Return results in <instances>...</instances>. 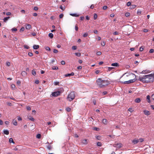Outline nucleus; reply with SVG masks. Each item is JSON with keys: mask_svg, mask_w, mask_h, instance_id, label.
Returning a JSON list of instances; mask_svg holds the SVG:
<instances>
[{"mask_svg": "<svg viewBox=\"0 0 154 154\" xmlns=\"http://www.w3.org/2000/svg\"><path fill=\"white\" fill-rule=\"evenodd\" d=\"M136 80V76L134 74L125 73L120 78V82L124 84H128L133 83Z\"/></svg>", "mask_w": 154, "mask_h": 154, "instance_id": "obj_1", "label": "nucleus"}, {"mask_svg": "<svg viewBox=\"0 0 154 154\" xmlns=\"http://www.w3.org/2000/svg\"><path fill=\"white\" fill-rule=\"evenodd\" d=\"M139 80L143 82H152L154 81V73L140 77Z\"/></svg>", "mask_w": 154, "mask_h": 154, "instance_id": "obj_2", "label": "nucleus"}, {"mask_svg": "<svg viewBox=\"0 0 154 154\" xmlns=\"http://www.w3.org/2000/svg\"><path fill=\"white\" fill-rule=\"evenodd\" d=\"M97 85L100 88H102L108 85L109 82L107 80H102L101 79H98L97 80Z\"/></svg>", "mask_w": 154, "mask_h": 154, "instance_id": "obj_3", "label": "nucleus"}, {"mask_svg": "<svg viewBox=\"0 0 154 154\" xmlns=\"http://www.w3.org/2000/svg\"><path fill=\"white\" fill-rule=\"evenodd\" d=\"M75 95L74 92H71L68 96L67 99L69 101L72 100L75 98Z\"/></svg>", "mask_w": 154, "mask_h": 154, "instance_id": "obj_4", "label": "nucleus"}, {"mask_svg": "<svg viewBox=\"0 0 154 154\" xmlns=\"http://www.w3.org/2000/svg\"><path fill=\"white\" fill-rule=\"evenodd\" d=\"M60 94V92L59 91H57L53 92L52 93L51 95L53 97H57Z\"/></svg>", "mask_w": 154, "mask_h": 154, "instance_id": "obj_5", "label": "nucleus"}, {"mask_svg": "<svg viewBox=\"0 0 154 154\" xmlns=\"http://www.w3.org/2000/svg\"><path fill=\"white\" fill-rule=\"evenodd\" d=\"M82 142L83 144L86 145L88 143V141L87 139H84L82 140Z\"/></svg>", "mask_w": 154, "mask_h": 154, "instance_id": "obj_6", "label": "nucleus"}, {"mask_svg": "<svg viewBox=\"0 0 154 154\" xmlns=\"http://www.w3.org/2000/svg\"><path fill=\"white\" fill-rule=\"evenodd\" d=\"M74 75V73L73 72H72L70 74H66L65 75V77H67L68 76H69L71 75Z\"/></svg>", "mask_w": 154, "mask_h": 154, "instance_id": "obj_7", "label": "nucleus"}, {"mask_svg": "<svg viewBox=\"0 0 154 154\" xmlns=\"http://www.w3.org/2000/svg\"><path fill=\"white\" fill-rule=\"evenodd\" d=\"M31 28V26L29 24H27L26 26V29H29Z\"/></svg>", "mask_w": 154, "mask_h": 154, "instance_id": "obj_8", "label": "nucleus"}, {"mask_svg": "<svg viewBox=\"0 0 154 154\" xmlns=\"http://www.w3.org/2000/svg\"><path fill=\"white\" fill-rule=\"evenodd\" d=\"M144 113L146 115H149V112L148 111L145 110L144 111Z\"/></svg>", "mask_w": 154, "mask_h": 154, "instance_id": "obj_9", "label": "nucleus"}, {"mask_svg": "<svg viewBox=\"0 0 154 154\" xmlns=\"http://www.w3.org/2000/svg\"><path fill=\"white\" fill-rule=\"evenodd\" d=\"M33 48L35 49H37L39 48V46L38 45H34L33 46Z\"/></svg>", "mask_w": 154, "mask_h": 154, "instance_id": "obj_10", "label": "nucleus"}, {"mask_svg": "<svg viewBox=\"0 0 154 154\" xmlns=\"http://www.w3.org/2000/svg\"><path fill=\"white\" fill-rule=\"evenodd\" d=\"M139 141L138 140L134 139L132 141V142L134 144H136L139 142Z\"/></svg>", "mask_w": 154, "mask_h": 154, "instance_id": "obj_11", "label": "nucleus"}, {"mask_svg": "<svg viewBox=\"0 0 154 154\" xmlns=\"http://www.w3.org/2000/svg\"><path fill=\"white\" fill-rule=\"evenodd\" d=\"M111 66H119V65L118 63H112L111 64Z\"/></svg>", "mask_w": 154, "mask_h": 154, "instance_id": "obj_12", "label": "nucleus"}, {"mask_svg": "<svg viewBox=\"0 0 154 154\" xmlns=\"http://www.w3.org/2000/svg\"><path fill=\"white\" fill-rule=\"evenodd\" d=\"M102 122L104 124L106 125L107 123V121L106 119H103V120Z\"/></svg>", "mask_w": 154, "mask_h": 154, "instance_id": "obj_13", "label": "nucleus"}, {"mask_svg": "<svg viewBox=\"0 0 154 154\" xmlns=\"http://www.w3.org/2000/svg\"><path fill=\"white\" fill-rule=\"evenodd\" d=\"M146 99L148 103H150V97L149 95H148L147 96Z\"/></svg>", "mask_w": 154, "mask_h": 154, "instance_id": "obj_14", "label": "nucleus"}, {"mask_svg": "<svg viewBox=\"0 0 154 154\" xmlns=\"http://www.w3.org/2000/svg\"><path fill=\"white\" fill-rule=\"evenodd\" d=\"M135 102L136 103H139L140 102V100L139 98H137L135 100Z\"/></svg>", "mask_w": 154, "mask_h": 154, "instance_id": "obj_15", "label": "nucleus"}, {"mask_svg": "<svg viewBox=\"0 0 154 154\" xmlns=\"http://www.w3.org/2000/svg\"><path fill=\"white\" fill-rule=\"evenodd\" d=\"M13 124L15 126H16L17 125V122L16 120L14 119L13 120Z\"/></svg>", "mask_w": 154, "mask_h": 154, "instance_id": "obj_16", "label": "nucleus"}, {"mask_svg": "<svg viewBox=\"0 0 154 154\" xmlns=\"http://www.w3.org/2000/svg\"><path fill=\"white\" fill-rule=\"evenodd\" d=\"M4 134L6 135H8L9 134V132L8 130H5L4 131Z\"/></svg>", "mask_w": 154, "mask_h": 154, "instance_id": "obj_17", "label": "nucleus"}, {"mask_svg": "<svg viewBox=\"0 0 154 154\" xmlns=\"http://www.w3.org/2000/svg\"><path fill=\"white\" fill-rule=\"evenodd\" d=\"M28 118L30 120L32 121H34V119L32 117H31V116H30L28 117Z\"/></svg>", "mask_w": 154, "mask_h": 154, "instance_id": "obj_18", "label": "nucleus"}, {"mask_svg": "<svg viewBox=\"0 0 154 154\" xmlns=\"http://www.w3.org/2000/svg\"><path fill=\"white\" fill-rule=\"evenodd\" d=\"M10 17H6L4 18V22H6L9 19Z\"/></svg>", "mask_w": 154, "mask_h": 154, "instance_id": "obj_19", "label": "nucleus"}, {"mask_svg": "<svg viewBox=\"0 0 154 154\" xmlns=\"http://www.w3.org/2000/svg\"><path fill=\"white\" fill-rule=\"evenodd\" d=\"M75 55L78 57H79L81 55L80 53H75Z\"/></svg>", "mask_w": 154, "mask_h": 154, "instance_id": "obj_20", "label": "nucleus"}, {"mask_svg": "<svg viewBox=\"0 0 154 154\" xmlns=\"http://www.w3.org/2000/svg\"><path fill=\"white\" fill-rule=\"evenodd\" d=\"M48 35L51 38H52L53 37V34L52 33H49Z\"/></svg>", "mask_w": 154, "mask_h": 154, "instance_id": "obj_21", "label": "nucleus"}, {"mask_svg": "<svg viewBox=\"0 0 154 154\" xmlns=\"http://www.w3.org/2000/svg\"><path fill=\"white\" fill-rule=\"evenodd\" d=\"M9 142L10 143H14L13 140L12 138H10L9 139Z\"/></svg>", "mask_w": 154, "mask_h": 154, "instance_id": "obj_22", "label": "nucleus"}, {"mask_svg": "<svg viewBox=\"0 0 154 154\" xmlns=\"http://www.w3.org/2000/svg\"><path fill=\"white\" fill-rule=\"evenodd\" d=\"M70 15L74 17H78L79 16V15L77 14H70Z\"/></svg>", "mask_w": 154, "mask_h": 154, "instance_id": "obj_23", "label": "nucleus"}, {"mask_svg": "<svg viewBox=\"0 0 154 154\" xmlns=\"http://www.w3.org/2000/svg\"><path fill=\"white\" fill-rule=\"evenodd\" d=\"M32 74L34 75H36V71L35 70L33 69L32 70Z\"/></svg>", "mask_w": 154, "mask_h": 154, "instance_id": "obj_24", "label": "nucleus"}, {"mask_svg": "<svg viewBox=\"0 0 154 154\" xmlns=\"http://www.w3.org/2000/svg\"><path fill=\"white\" fill-rule=\"evenodd\" d=\"M66 110L68 112H69L71 110V108L69 107H67L66 108Z\"/></svg>", "mask_w": 154, "mask_h": 154, "instance_id": "obj_25", "label": "nucleus"}, {"mask_svg": "<svg viewBox=\"0 0 154 154\" xmlns=\"http://www.w3.org/2000/svg\"><path fill=\"white\" fill-rule=\"evenodd\" d=\"M97 14H94V20H96L97 19Z\"/></svg>", "mask_w": 154, "mask_h": 154, "instance_id": "obj_26", "label": "nucleus"}, {"mask_svg": "<svg viewBox=\"0 0 154 154\" xmlns=\"http://www.w3.org/2000/svg\"><path fill=\"white\" fill-rule=\"evenodd\" d=\"M136 6L135 5H132L131 6V9H133L134 8H136Z\"/></svg>", "mask_w": 154, "mask_h": 154, "instance_id": "obj_27", "label": "nucleus"}, {"mask_svg": "<svg viewBox=\"0 0 154 154\" xmlns=\"http://www.w3.org/2000/svg\"><path fill=\"white\" fill-rule=\"evenodd\" d=\"M125 16L127 17H129L130 16V14L129 13H126L125 14Z\"/></svg>", "mask_w": 154, "mask_h": 154, "instance_id": "obj_28", "label": "nucleus"}, {"mask_svg": "<svg viewBox=\"0 0 154 154\" xmlns=\"http://www.w3.org/2000/svg\"><path fill=\"white\" fill-rule=\"evenodd\" d=\"M96 54L97 55H100L102 54V53L100 51H98L97 52Z\"/></svg>", "mask_w": 154, "mask_h": 154, "instance_id": "obj_29", "label": "nucleus"}, {"mask_svg": "<svg viewBox=\"0 0 154 154\" xmlns=\"http://www.w3.org/2000/svg\"><path fill=\"white\" fill-rule=\"evenodd\" d=\"M41 134H38L36 135V137L38 138L39 139L41 137Z\"/></svg>", "mask_w": 154, "mask_h": 154, "instance_id": "obj_30", "label": "nucleus"}, {"mask_svg": "<svg viewBox=\"0 0 154 154\" xmlns=\"http://www.w3.org/2000/svg\"><path fill=\"white\" fill-rule=\"evenodd\" d=\"M15 86L14 85H11V88L13 90H14L15 89Z\"/></svg>", "mask_w": 154, "mask_h": 154, "instance_id": "obj_31", "label": "nucleus"}, {"mask_svg": "<svg viewBox=\"0 0 154 154\" xmlns=\"http://www.w3.org/2000/svg\"><path fill=\"white\" fill-rule=\"evenodd\" d=\"M25 30V29L24 27H22L20 30V31L21 32Z\"/></svg>", "mask_w": 154, "mask_h": 154, "instance_id": "obj_32", "label": "nucleus"}, {"mask_svg": "<svg viewBox=\"0 0 154 154\" xmlns=\"http://www.w3.org/2000/svg\"><path fill=\"white\" fill-rule=\"evenodd\" d=\"M24 47L25 48H26V49H28L29 48V46H28L27 45H24Z\"/></svg>", "mask_w": 154, "mask_h": 154, "instance_id": "obj_33", "label": "nucleus"}, {"mask_svg": "<svg viewBox=\"0 0 154 154\" xmlns=\"http://www.w3.org/2000/svg\"><path fill=\"white\" fill-rule=\"evenodd\" d=\"M116 146L121 147V144L120 143H117L116 144Z\"/></svg>", "mask_w": 154, "mask_h": 154, "instance_id": "obj_34", "label": "nucleus"}, {"mask_svg": "<svg viewBox=\"0 0 154 154\" xmlns=\"http://www.w3.org/2000/svg\"><path fill=\"white\" fill-rule=\"evenodd\" d=\"M154 52V50L153 49H151L149 51V52L150 53H153Z\"/></svg>", "mask_w": 154, "mask_h": 154, "instance_id": "obj_35", "label": "nucleus"}, {"mask_svg": "<svg viewBox=\"0 0 154 154\" xmlns=\"http://www.w3.org/2000/svg\"><path fill=\"white\" fill-rule=\"evenodd\" d=\"M96 138L97 140H100L101 139V137L100 136H97L96 137Z\"/></svg>", "mask_w": 154, "mask_h": 154, "instance_id": "obj_36", "label": "nucleus"}, {"mask_svg": "<svg viewBox=\"0 0 154 154\" xmlns=\"http://www.w3.org/2000/svg\"><path fill=\"white\" fill-rule=\"evenodd\" d=\"M58 67L57 66H55L54 67H52V69L53 70H57L58 69Z\"/></svg>", "mask_w": 154, "mask_h": 154, "instance_id": "obj_37", "label": "nucleus"}, {"mask_svg": "<svg viewBox=\"0 0 154 154\" xmlns=\"http://www.w3.org/2000/svg\"><path fill=\"white\" fill-rule=\"evenodd\" d=\"M28 54L30 57H32L33 55V54L31 52H29Z\"/></svg>", "mask_w": 154, "mask_h": 154, "instance_id": "obj_38", "label": "nucleus"}, {"mask_svg": "<svg viewBox=\"0 0 154 154\" xmlns=\"http://www.w3.org/2000/svg\"><path fill=\"white\" fill-rule=\"evenodd\" d=\"M45 49L46 50H48V51H50L51 50V49H50V48L48 46H47L45 47Z\"/></svg>", "mask_w": 154, "mask_h": 154, "instance_id": "obj_39", "label": "nucleus"}, {"mask_svg": "<svg viewBox=\"0 0 154 154\" xmlns=\"http://www.w3.org/2000/svg\"><path fill=\"white\" fill-rule=\"evenodd\" d=\"M131 5V2H128L127 3V5L128 6H130Z\"/></svg>", "mask_w": 154, "mask_h": 154, "instance_id": "obj_40", "label": "nucleus"}, {"mask_svg": "<svg viewBox=\"0 0 154 154\" xmlns=\"http://www.w3.org/2000/svg\"><path fill=\"white\" fill-rule=\"evenodd\" d=\"M72 48L74 50H75L77 49V47L75 46H73L72 47Z\"/></svg>", "mask_w": 154, "mask_h": 154, "instance_id": "obj_41", "label": "nucleus"}, {"mask_svg": "<svg viewBox=\"0 0 154 154\" xmlns=\"http://www.w3.org/2000/svg\"><path fill=\"white\" fill-rule=\"evenodd\" d=\"M101 45L103 46H104L105 45V42L104 41L103 42L101 43Z\"/></svg>", "mask_w": 154, "mask_h": 154, "instance_id": "obj_42", "label": "nucleus"}, {"mask_svg": "<svg viewBox=\"0 0 154 154\" xmlns=\"http://www.w3.org/2000/svg\"><path fill=\"white\" fill-rule=\"evenodd\" d=\"M97 145L99 146H101L102 145V144L100 142H98L97 143Z\"/></svg>", "mask_w": 154, "mask_h": 154, "instance_id": "obj_43", "label": "nucleus"}, {"mask_svg": "<svg viewBox=\"0 0 154 154\" xmlns=\"http://www.w3.org/2000/svg\"><path fill=\"white\" fill-rule=\"evenodd\" d=\"M26 109L28 110H31V108L29 106H28L26 107Z\"/></svg>", "mask_w": 154, "mask_h": 154, "instance_id": "obj_44", "label": "nucleus"}, {"mask_svg": "<svg viewBox=\"0 0 154 154\" xmlns=\"http://www.w3.org/2000/svg\"><path fill=\"white\" fill-rule=\"evenodd\" d=\"M144 49V48L143 47H141L140 48V51H142Z\"/></svg>", "mask_w": 154, "mask_h": 154, "instance_id": "obj_45", "label": "nucleus"}, {"mask_svg": "<svg viewBox=\"0 0 154 154\" xmlns=\"http://www.w3.org/2000/svg\"><path fill=\"white\" fill-rule=\"evenodd\" d=\"M107 8V7L106 6H104L103 7V9L104 10H106Z\"/></svg>", "mask_w": 154, "mask_h": 154, "instance_id": "obj_46", "label": "nucleus"}, {"mask_svg": "<svg viewBox=\"0 0 154 154\" xmlns=\"http://www.w3.org/2000/svg\"><path fill=\"white\" fill-rule=\"evenodd\" d=\"M63 14H61L59 15V18H61L63 17Z\"/></svg>", "mask_w": 154, "mask_h": 154, "instance_id": "obj_47", "label": "nucleus"}, {"mask_svg": "<svg viewBox=\"0 0 154 154\" xmlns=\"http://www.w3.org/2000/svg\"><path fill=\"white\" fill-rule=\"evenodd\" d=\"M17 83L18 85H20L21 84V82L19 80H18L17 82Z\"/></svg>", "mask_w": 154, "mask_h": 154, "instance_id": "obj_48", "label": "nucleus"}, {"mask_svg": "<svg viewBox=\"0 0 154 154\" xmlns=\"http://www.w3.org/2000/svg\"><path fill=\"white\" fill-rule=\"evenodd\" d=\"M58 52V51L57 50L55 49H54V50L53 52L54 53H57Z\"/></svg>", "mask_w": 154, "mask_h": 154, "instance_id": "obj_49", "label": "nucleus"}, {"mask_svg": "<svg viewBox=\"0 0 154 154\" xmlns=\"http://www.w3.org/2000/svg\"><path fill=\"white\" fill-rule=\"evenodd\" d=\"M17 119L19 121H21L22 120V118L20 117L19 116H17Z\"/></svg>", "mask_w": 154, "mask_h": 154, "instance_id": "obj_50", "label": "nucleus"}, {"mask_svg": "<svg viewBox=\"0 0 154 154\" xmlns=\"http://www.w3.org/2000/svg\"><path fill=\"white\" fill-rule=\"evenodd\" d=\"M12 31H16L17 30V29L16 28H13L12 29Z\"/></svg>", "mask_w": 154, "mask_h": 154, "instance_id": "obj_51", "label": "nucleus"}, {"mask_svg": "<svg viewBox=\"0 0 154 154\" xmlns=\"http://www.w3.org/2000/svg\"><path fill=\"white\" fill-rule=\"evenodd\" d=\"M61 64L63 65H64L65 64V62L64 61L62 60L61 62Z\"/></svg>", "mask_w": 154, "mask_h": 154, "instance_id": "obj_52", "label": "nucleus"}, {"mask_svg": "<svg viewBox=\"0 0 154 154\" xmlns=\"http://www.w3.org/2000/svg\"><path fill=\"white\" fill-rule=\"evenodd\" d=\"M128 111H130V112H132L133 111V110L131 108H129L128 109Z\"/></svg>", "mask_w": 154, "mask_h": 154, "instance_id": "obj_53", "label": "nucleus"}, {"mask_svg": "<svg viewBox=\"0 0 154 154\" xmlns=\"http://www.w3.org/2000/svg\"><path fill=\"white\" fill-rule=\"evenodd\" d=\"M35 83L36 84H38L39 83V81L38 80H36L35 81Z\"/></svg>", "mask_w": 154, "mask_h": 154, "instance_id": "obj_54", "label": "nucleus"}, {"mask_svg": "<svg viewBox=\"0 0 154 154\" xmlns=\"http://www.w3.org/2000/svg\"><path fill=\"white\" fill-rule=\"evenodd\" d=\"M47 148L49 150H50L51 149V147L50 145L48 146Z\"/></svg>", "mask_w": 154, "mask_h": 154, "instance_id": "obj_55", "label": "nucleus"}, {"mask_svg": "<svg viewBox=\"0 0 154 154\" xmlns=\"http://www.w3.org/2000/svg\"><path fill=\"white\" fill-rule=\"evenodd\" d=\"M88 35V34L87 33H85L84 35H83V36L84 37H86Z\"/></svg>", "mask_w": 154, "mask_h": 154, "instance_id": "obj_56", "label": "nucleus"}, {"mask_svg": "<svg viewBox=\"0 0 154 154\" xmlns=\"http://www.w3.org/2000/svg\"><path fill=\"white\" fill-rule=\"evenodd\" d=\"M10 65V63L9 62H7L6 63V65L8 66H9Z\"/></svg>", "mask_w": 154, "mask_h": 154, "instance_id": "obj_57", "label": "nucleus"}, {"mask_svg": "<svg viewBox=\"0 0 154 154\" xmlns=\"http://www.w3.org/2000/svg\"><path fill=\"white\" fill-rule=\"evenodd\" d=\"M11 14V13L10 12H8L6 13V15L7 16L10 15Z\"/></svg>", "mask_w": 154, "mask_h": 154, "instance_id": "obj_58", "label": "nucleus"}, {"mask_svg": "<svg viewBox=\"0 0 154 154\" xmlns=\"http://www.w3.org/2000/svg\"><path fill=\"white\" fill-rule=\"evenodd\" d=\"M26 74V72H25V71L23 72H22V75H25Z\"/></svg>", "mask_w": 154, "mask_h": 154, "instance_id": "obj_59", "label": "nucleus"}, {"mask_svg": "<svg viewBox=\"0 0 154 154\" xmlns=\"http://www.w3.org/2000/svg\"><path fill=\"white\" fill-rule=\"evenodd\" d=\"M94 129L95 131H98L99 130V129L97 127H94Z\"/></svg>", "mask_w": 154, "mask_h": 154, "instance_id": "obj_60", "label": "nucleus"}, {"mask_svg": "<svg viewBox=\"0 0 154 154\" xmlns=\"http://www.w3.org/2000/svg\"><path fill=\"white\" fill-rule=\"evenodd\" d=\"M78 27L77 26V25H75V30L77 31L78 30Z\"/></svg>", "mask_w": 154, "mask_h": 154, "instance_id": "obj_61", "label": "nucleus"}, {"mask_svg": "<svg viewBox=\"0 0 154 154\" xmlns=\"http://www.w3.org/2000/svg\"><path fill=\"white\" fill-rule=\"evenodd\" d=\"M82 66H78V67H77V69H79V70H81L82 69Z\"/></svg>", "mask_w": 154, "mask_h": 154, "instance_id": "obj_62", "label": "nucleus"}, {"mask_svg": "<svg viewBox=\"0 0 154 154\" xmlns=\"http://www.w3.org/2000/svg\"><path fill=\"white\" fill-rule=\"evenodd\" d=\"M38 8L37 7H35L34 8V9L35 11H37L38 10Z\"/></svg>", "mask_w": 154, "mask_h": 154, "instance_id": "obj_63", "label": "nucleus"}, {"mask_svg": "<svg viewBox=\"0 0 154 154\" xmlns=\"http://www.w3.org/2000/svg\"><path fill=\"white\" fill-rule=\"evenodd\" d=\"M140 142H142L143 141V140L142 138H140L139 140H138Z\"/></svg>", "mask_w": 154, "mask_h": 154, "instance_id": "obj_64", "label": "nucleus"}]
</instances>
